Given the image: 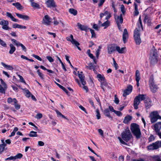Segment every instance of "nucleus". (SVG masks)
<instances>
[{
  "label": "nucleus",
  "mask_w": 161,
  "mask_h": 161,
  "mask_svg": "<svg viewBox=\"0 0 161 161\" xmlns=\"http://www.w3.org/2000/svg\"><path fill=\"white\" fill-rule=\"evenodd\" d=\"M101 87L103 90H110L109 87L105 81L101 83Z\"/></svg>",
  "instance_id": "6ab92c4d"
},
{
  "label": "nucleus",
  "mask_w": 161,
  "mask_h": 161,
  "mask_svg": "<svg viewBox=\"0 0 161 161\" xmlns=\"http://www.w3.org/2000/svg\"><path fill=\"white\" fill-rule=\"evenodd\" d=\"M132 91H124L123 96L124 97H126V96L130 94Z\"/></svg>",
  "instance_id": "de8ad7c7"
},
{
  "label": "nucleus",
  "mask_w": 161,
  "mask_h": 161,
  "mask_svg": "<svg viewBox=\"0 0 161 161\" xmlns=\"http://www.w3.org/2000/svg\"><path fill=\"white\" fill-rule=\"evenodd\" d=\"M24 94L27 97H29L32 95L30 91H24Z\"/></svg>",
  "instance_id": "a18cd8bd"
},
{
  "label": "nucleus",
  "mask_w": 161,
  "mask_h": 161,
  "mask_svg": "<svg viewBox=\"0 0 161 161\" xmlns=\"http://www.w3.org/2000/svg\"><path fill=\"white\" fill-rule=\"evenodd\" d=\"M102 46L101 45H100L98 47V48L97 49L96 52V56L98 58L99 55L100 54V51L101 49L102 48Z\"/></svg>",
  "instance_id": "79ce46f5"
},
{
  "label": "nucleus",
  "mask_w": 161,
  "mask_h": 161,
  "mask_svg": "<svg viewBox=\"0 0 161 161\" xmlns=\"http://www.w3.org/2000/svg\"><path fill=\"white\" fill-rule=\"evenodd\" d=\"M42 117V115L41 113H38L36 115V118L38 119H40Z\"/></svg>",
  "instance_id": "774afa93"
},
{
  "label": "nucleus",
  "mask_w": 161,
  "mask_h": 161,
  "mask_svg": "<svg viewBox=\"0 0 161 161\" xmlns=\"http://www.w3.org/2000/svg\"><path fill=\"white\" fill-rule=\"evenodd\" d=\"M12 4L13 5L16 7L17 9H21L22 7L20 4L18 2L13 3Z\"/></svg>",
  "instance_id": "e433bc0d"
},
{
  "label": "nucleus",
  "mask_w": 161,
  "mask_h": 161,
  "mask_svg": "<svg viewBox=\"0 0 161 161\" xmlns=\"http://www.w3.org/2000/svg\"><path fill=\"white\" fill-rule=\"evenodd\" d=\"M6 16L10 18L13 21L18 22L19 21L18 19H15L12 15L10 13L8 12H7Z\"/></svg>",
  "instance_id": "393cba45"
},
{
  "label": "nucleus",
  "mask_w": 161,
  "mask_h": 161,
  "mask_svg": "<svg viewBox=\"0 0 161 161\" xmlns=\"http://www.w3.org/2000/svg\"><path fill=\"white\" fill-rule=\"evenodd\" d=\"M134 5L135 7V11L134 12V16H137L139 14V12L138 8V4H137L135 3H134Z\"/></svg>",
  "instance_id": "a878e982"
},
{
  "label": "nucleus",
  "mask_w": 161,
  "mask_h": 161,
  "mask_svg": "<svg viewBox=\"0 0 161 161\" xmlns=\"http://www.w3.org/2000/svg\"><path fill=\"white\" fill-rule=\"evenodd\" d=\"M150 87L151 89L153 90H157L158 88L157 86L155 84V83L150 84Z\"/></svg>",
  "instance_id": "ea45409f"
},
{
  "label": "nucleus",
  "mask_w": 161,
  "mask_h": 161,
  "mask_svg": "<svg viewBox=\"0 0 161 161\" xmlns=\"http://www.w3.org/2000/svg\"><path fill=\"white\" fill-rule=\"evenodd\" d=\"M15 14L19 18L23 20H28L30 19L29 17L27 15L17 13H15Z\"/></svg>",
  "instance_id": "a211bd4d"
},
{
  "label": "nucleus",
  "mask_w": 161,
  "mask_h": 161,
  "mask_svg": "<svg viewBox=\"0 0 161 161\" xmlns=\"http://www.w3.org/2000/svg\"><path fill=\"white\" fill-rule=\"evenodd\" d=\"M135 78L136 80H140V73L139 71L138 70H137L135 74Z\"/></svg>",
  "instance_id": "4c0bfd02"
},
{
  "label": "nucleus",
  "mask_w": 161,
  "mask_h": 161,
  "mask_svg": "<svg viewBox=\"0 0 161 161\" xmlns=\"http://www.w3.org/2000/svg\"><path fill=\"white\" fill-rule=\"evenodd\" d=\"M144 100L145 108L147 109L150 108L152 106V101L151 99L146 94H139L136 96L134 99L133 106L135 109L138 108V106L140 102Z\"/></svg>",
  "instance_id": "f257e3e1"
},
{
  "label": "nucleus",
  "mask_w": 161,
  "mask_h": 161,
  "mask_svg": "<svg viewBox=\"0 0 161 161\" xmlns=\"http://www.w3.org/2000/svg\"><path fill=\"white\" fill-rule=\"evenodd\" d=\"M56 112L58 116L64 118V119L67 120L68 121L69 120V119L67 118L64 115L62 114V113L59 112L58 110H56Z\"/></svg>",
  "instance_id": "2f4dec72"
},
{
  "label": "nucleus",
  "mask_w": 161,
  "mask_h": 161,
  "mask_svg": "<svg viewBox=\"0 0 161 161\" xmlns=\"http://www.w3.org/2000/svg\"><path fill=\"white\" fill-rule=\"evenodd\" d=\"M113 64H114V66L115 67V69H118V65L117 64V63H116V61H115L114 59V58H113Z\"/></svg>",
  "instance_id": "6e6d98bb"
},
{
  "label": "nucleus",
  "mask_w": 161,
  "mask_h": 161,
  "mask_svg": "<svg viewBox=\"0 0 161 161\" xmlns=\"http://www.w3.org/2000/svg\"><path fill=\"white\" fill-rule=\"evenodd\" d=\"M155 137L153 135L151 134L150 136L148 138V140L149 142H151L153 141Z\"/></svg>",
  "instance_id": "603ef678"
},
{
  "label": "nucleus",
  "mask_w": 161,
  "mask_h": 161,
  "mask_svg": "<svg viewBox=\"0 0 161 161\" xmlns=\"http://www.w3.org/2000/svg\"><path fill=\"white\" fill-rule=\"evenodd\" d=\"M96 112L97 113L96 116L97 119H100L101 118V115L99 110L98 109H96Z\"/></svg>",
  "instance_id": "c03bdc74"
},
{
  "label": "nucleus",
  "mask_w": 161,
  "mask_h": 161,
  "mask_svg": "<svg viewBox=\"0 0 161 161\" xmlns=\"http://www.w3.org/2000/svg\"><path fill=\"white\" fill-rule=\"evenodd\" d=\"M14 103L13 105H14L16 109H19L20 108V105L18 104V101L16 98H14Z\"/></svg>",
  "instance_id": "7c9ffc66"
},
{
  "label": "nucleus",
  "mask_w": 161,
  "mask_h": 161,
  "mask_svg": "<svg viewBox=\"0 0 161 161\" xmlns=\"http://www.w3.org/2000/svg\"><path fill=\"white\" fill-rule=\"evenodd\" d=\"M46 58L50 62H53L54 61L53 59L51 56H47Z\"/></svg>",
  "instance_id": "e2e57ef3"
},
{
  "label": "nucleus",
  "mask_w": 161,
  "mask_h": 161,
  "mask_svg": "<svg viewBox=\"0 0 161 161\" xmlns=\"http://www.w3.org/2000/svg\"><path fill=\"white\" fill-rule=\"evenodd\" d=\"M159 147V142L157 141L147 146V148L149 150H152L158 149Z\"/></svg>",
  "instance_id": "6e6552de"
},
{
  "label": "nucleus",
  "mask_w": 161,
  "mask_h": 161,
  "mask_svg": "<svg viewBox=\"0 0 161 161\" xmlns=\"http://www.w3.org/2000/svg\"><path fill=\"white\" fill-rule=\"evenodd\" d=\"M1 64L5 68L8 69L10 70H12L13 69H14L13 67L12 66L7 65L3 62H2L1 63Z\"/></svg>",
  "instance_id": "c85d7f7f"
},
{
  "label": "nucleus",
  "mask_w": 161,
  "mask_h": 161,
  "mask_svg": "<svg viewBox=\"0 0 161 161\" xmlns=\"http://www.w3.org/2000/svg\"><path fill=\"white\" fill-rule=\"evenodd\" d=\"M134 37L136 44L137 45H140L141 42V40L139 29L136 28L135 29L134 32Z\"/></svg>",
  "instance_id": "39448f33"
},
{
  "label": "nucleus",
  "mask_w": 161,
  "mask_h": 161,
  "mask_svg": "<svg viewBox=\"0 0 161 161\" xmlns=\"http://www.w3.org/2000/svg\"><path fill=\"white\" fill-rule=\"evenodd\" d=\"M69 11L71 14H73L74 16L76 15L77 14V11L73 8H70L69 9Z\"/></svg>",
  "instance_id": "473e14b6"
},
{
  "label": "nucleus",
  "mask_w": 161,
  "mask_h": 161,
  "mask_svg": "<svg viewBox=\"0 0 161 161\" xmlns=\"http://www.w3.org/2000/svg\"><path fill=\"white\" fill-rule=\"evenodd\" d=\"M114 19L117 24H121L123 22V18L122 14H121L119 16L116 15V14H114Z\"/></svg>",
  "instance_id": "9b49d317"
},
{
  "label": "nucleus",
  "mask_w": 161,
  "mask_h": 161,
  "mask_svg": "<svg viewBox=\"0 0 161 161\" xmlns=\"http://www.w3.org/2000/svg\"><path fill=\"white\" fill-rule=\"evenodd\" d=\"M65 58H66V60L69 64H70V65L71 66L72 68H73V66L71 64V62H70V60L69 59V57L68 56L66 55H65Z\"/></svg>",
  "instance_id": "680f3d73"
},
{
  "label": "nucleus",
  "mask_w": 161,
  "mask_h": 161,
  "mask_svg": "<svg viewBox=\"0 0 161 161\" xmlns=\"http://www.w3.org/2000/svg\"><path fill=\"white\" fill-rule=\"evenodd\" d=\"M103 114L106 117H108L109 118H110L111 119H113V117L112 116H111L108 109L106 108L103 111Z\"/></svg>",
  "instance_id": "412c9836"
},
{
  "label": "nucleus",
  "mask_w": 161,
  "mask_h": 161,
  "mask_svg": "<svg viewBox=\"0 0 161 161\" xmlns=\"http://www.w3.org/2000/svg\"><path fill=\"white\" fill-rule=\"evenodd\" d=\"M158 56L157 50L154 48L152 49L149 57L150 61L152 64H154L157 62Z\"/></svg>",
  "instance_id": "7ed1b4c3"
},
{
  "label": "nucleus",
  "mask_w": 161,
  "mask_h": 161,
  "mask_svg": "<svg viewBox=\"0 0 161 161\" xmlns=\"http://www.w3.org/2000/svg\"><path fill=\"white\" fill-rule=\"evenodd\" d=\"M30 137H37V132L34 131H30V133L28 135Z\"/></svg>",
  "instance_id": "f704fd0d"
},
{
  "label": "nucleus",
  "mask_w": 161,
  "mask_h": 161,
  "mask_svg": "<svg viewBox=\"0 0 161 161\" xmlns=\"http://www.w3.org/2000/svg\"><path fill=\"white\" fill-rule=\"evenodd\" d=\"M79 108L83 111H84L85 113L87 114V112L86 111V108L84 107L82 105H80L79 106Z\"/></svg>",
  "instance_id": "0e129e2a"
},
{
  "label": "nucleus",
  "mask_w": 161,
  "mask_h": 161,
  "mask_svg": "<svg viewBox=\"0 0 161 161\" xmlns=\"http://www.w3.org/2000/svg\"><path fill=\"white\" fill-rule=\"evenodd\" d=\"M31 5L33 8L37 9L40 8V6L38 3L34 2L33 1L31 2Z\"/></svg>",
  "instance_id": "bb28decb"
},
{
  "label": "nucleus",
  "mask_w": 161,
  "mask_h": 161,
  "mask_svg": "<svg viewBox=\"0 0 161 161\" xmlns=\"http://www.w3.org/2000/svg\"><path fill=\"white\" fill-rule=\"evenodd\" d=\"M132 135L128 128L125 129L121 133V137L126 142L129 141L132 137Z\"/></svg>",
  "instance_id": "20e7f679"
},
{
  "label": "nucleus",
  "mask_w": 161,
  "mask_h": 161,
  "mask_svg": "<svg viewBox=\"0 0 161 161\" xmlns=\"http://www.w3.org/2000/svg\"><path fill=\"white\" fill-rule=\"evenodd\" d=\"M0 45L3 47H6V43L3 40H2L1 39H0Z\"/></svg>",
  "instance_id": "3c124183"
},
{
  "label": "nucleus",
  "mask_w": 161,
  "mask_h": 161,
  "mask_svg": "<svg viewBox=\"0 0 161 161\" xmlns=\"http://www.w3.org/2000/svg\"><path fill=\"white\" fill-rule=\"evenodd\" d=\"M144 21L145 23H147L148 25H151V19L149 16L146 15L144 18Z\"/></svg>",
  "instance_id": "5701e85b"
},
{
  "label": "nucleus",
  "mask_w": 161,
  "mask_h": 161,
  "mask_svg": "<svg viewBox=\"0 0 161 161\" xmlns=\"http://www.w3.org/2000/svg\"><path fill=\"white\" fill-rule=\"evenodd\" d=\"M97 77L99 79L100 81H101V83L105 81V79L103 75L101 74H98L97 75Z\"/></svg>",
  "instance_id": "72a5a7b5"
},
{
  "label": "nucleus",
  "mask_w": 161,
  "mask_h": 161,
  "mask_svg": "<svg viewBox=\"0 0 161 161\" xmlns=\"http://www.w3.org/2000/svg\"><path fill=\"white\" fill-rule=\"evenodd\" d=\"M130 129L133 134L137 139H139L141 136V132L139 126L136 123H132L130 126Z\"/></svg>",
  "instance_id": "f03ea898"
},
{
  "label": "nucleus",
  "mask_w": 161,
  "mask_h": 161,
  "mask_svg": "<svg viewBox=\"0 0 161 161\" xmlns=\"http://www.w3.org/2000/svg\"><path fill=\"white\" fill-rule=\"evenodd\" d=\"M158 114L157 111H154L151 112L150 115L157 117Z\"/></svg>",
  "instance_id": "49530a36"
},
{
  "label": "nucleus",
  "mask_w": 161,
  "mask_h": 161,
  "mask_svg": "<svg viewBox=\"0 0 161 161\" xmlns=\"http://www.w3.org/2000/svg\"><path fill=\"white\" fill-rule=\"evenodd\" d=\"M9 46L10 49L9 51V53L12 54L15 51L16 48L12 44H10Z\"/></svg>",
  "instance_id": "cd10ccee"
},
{
  "label": "nucleus",
  "mask_w": 161,
  "mask_h": 161,
  "mask_svg": "<svg viewBox=\"0 0 161 161\" xmlns=\"http://www.w3.org/2000/svg\"><path fill=\"white\" fill-rule=\"evenodd\" d=\"M32 56L34 57L35 58H36L38 60H39L40 61H41L42 60V58L38 56L37 55H36L35 54H33L32 55Z\"/></svg>",
  "instance_id": "4d7b16f0"
},
{
  "label": "nucleus",
  "mask_w": 161,
  "mask_h": 161,
  "mask_svg": "<svg viewBox=\"0 0 161 161\" xmlns=\"http://www.w3.org/2000/svg\"><path fill=\"white\" fill-rule=\"evenodd\" d=\"M132 86L131 85H129L127 86V89L124 91H132Z\"/></svg>",
  "instance_id": "5fc2aeb1"
},
{
  "label": "nucleus",
  "mask_w": 161,
  "mask_h": 161,
  "mask_svg": "<svg viewBox=\"0 0 161 161\" xmlns=\"http://www.w3.org/2000/svg\"><path fill=\"white\" fill-rule=\"evenodd\" d=\"M120 10L122 14H124L125 12V10L124 6L123 4L121 5Z\"/></svg>",
  "instance_id": "09e8293b"
},
{
  "label": "nucleus",
  "mask_w": 161,
  "mask_h": 161,
  "mask_svg": "<svg viewBox=\"0 0 161 161\" xmlns=\"http://www.w3.org/2000/svg\"><path fill=\"white\" fill-rule=\"evenodd\" d=\"M151 122L152 123H154L157 120L156 117L150 115Z\"/></svg>",
  "instance_id": "a19ab883"
},
{
  "label": "nucleus",
  "mask_w": 161,
  "mask_h": 161,
  "mask_svg": "<svg viewBox=\"0 0 161 161\" xmlns=\"http://www.w3.org/2000/svg\"><path fill=\"white\" fill-rule=\"evenodd\" d=\"M154 79L153 77V75H152L150 76V80H149V85L151 84H153L154 83L153 81Z\"/></svg>",
  "instance_id": "bf43d9fd"
},
{
  "label": "nucleus",
  "mask_w": 161,
  "mask_h": 161,
  "mask_svg": "<svg viewBox=\"0 0 161 161\" xmlns=\"http://www.w3.org/2000/svg\"><path fill=\"white\" fill-rule=\"evenodd\" d=\"M128 34L127 30L125 29L124 30V31L122 35V39L124 43H125L128 38Z\"/></svg>",
  "instance_id": "dca6fc26"
},
{
  "label": "nucleus",
  "mask_w": 161,
  "mask_h": 161,
  "mask_svg": "<svg viewBox=\"0 0 161 161\" xmlns=\"http://www.w3.org/2000/svg\"><path fill=\"white\" fill-rule=\"evenodd\" d=\"M37 72L38 74L39 75V76L41 77L42 79H43L44 78V75H43L39 71V70H37Z\"/></svg>",
  "instance_id": "13d9d810"
},
{
  "label": "nucleus",
  "mask_w": 161,
  "mask_h": 161,
  "mask_svg": "<svg viewBox=\"0 0 161 161\" xmlns=\"http://www.w3.org/2000/svg\"><path fill=\"white\" fill-rule=\"evenodd\" d=\"M82 72H81L80 74H78V77L81 81V83L82 84V86L83 89L86 90H88L87 87L85 86L86 84V81L84 80L85 76L82 74Z\"/></svg>",
  "instance_id": "1a4fd4ad"
},
{
  "label": "nucleus",
  "mask_w": 161,
  "mask_h": 161,
  "mask_svg": "<svg viewBox=\"0 0 161 161\" xmlns=\"http://www.w3.org/2000/svg\"><path fill=\"white\" fill-rule=\"evenodd\" d=\"M66 39L67 41L71 42L72 44L76 46L80 45L79 43L73 38V36L72 35H70V37H67Z\"/></svg>",
  "instance_id": "2eb2a0df"
},
{
  "label": "nucleus",
  "mask_w": 161,
  "mask_h": 161,
  "mask_svg": "<svg viewBox=\"0 0 161 161\" xmlns=\"http://www.w3.org/2000/svg\"><path fill=\"white\" fill-rule=\"evenodd\" d=\"M104 16H106L105 18V19L106 20H108L111 17V15L110 13L107 11H105L103 13L100 14V17L101 19Z\"/></svg>",
  "instance_id": "4468645a"
},
{
  "label": "nucleus",
  "mask_w": 161,
  "mask_h": 161,
  "mask_svg": "<svg viewBox=\"0 0 161 161\" xmlns=\"http://www.w3.org/2000/svg\"><path fill=\"white\" fill-rule=\"evenodd\" d=\"M90 30V31L92 34V37H95L96 36V35L94 32V30H92L91 29H89Z\"/></svg>",
  "instance_id": "052dcab7"
},
{
  "label": "nucleus",
  "mask_w": 161,
  "mask_h": 161,
  "mask_svg": "<svg viewBox=\"0 0 161 161\" xmlns=\"http://www.w3.org/2000/svg\"><path fill=\"white\" fill-rule=\"evenodd\" d=\"M13 27L14 28H19V29H26V27L25 26L19 25L16 23L12 25Z\"/></svg>",
  "instance_id": "b1692460"
},
{
  "label": "nucleus",
  "mask_w": 161,
  "mask_h": 161,
  "mask_svg": "<svg viewBox=\"0 0 161 161\" xmlns=\"http://www.w3.org/2000/svg\"><path fill=\"white\" fill-rule=\"evenodd\" d=\"M5 160H13L14 161V159L13 156H11L10 157L7 158L5 159Z\"/></svg>",
  "instance_id": "338daca9"
},
{
  "label": "nucleus",
  "mask_w": 161,
  "mask_h": 161,
  "mask_svg": "<svg viewBox=\"0 0 161 161\" xmlns=\"http://www.w3.org/2000/svg\"><path fill=\"white\" fill-rule=\"evenodd\" d=\"M110 21L107 20L106 21L101 24V26L104 27V29H106L110 25Z\"/></svg>",
  "instance_id": "c756f323"
},
{
  "label": "nucleus",
  "mask_w": 161,
  "mask_h": 161,
  "mask_svg": "<svg viewBox=\"0 0 161 161\" xmlns=\"http://www.w3.org/2000/svg\"><path fill=\"white\" fill-rule=\"evenodd\" d=\"M0 80L1 82L2 86L3 88V90L4 91L7 89V85L2 79H0Z\"/></svg>",
  "instance_id": "c9c22d12"
},
{
  "label": "nucleus",
  "mask_w": 161,
  "mask_h": 161,
  "mask_svg": "<svg viewBox=\"0 0 161 161\" xmlns=\"http://www.w3.org/2000/svg\"><path fill=\"white\" fill-rule=\"evenodd\" d=\"M11 41L12 42L14 43L15 45L18 47L20 46V45L21 44V43H20L19 42L14 39H11Z\"/></svg>",
  "instance_id": "37998d69"
},
{
  "label": "nucleus",
  "mask_w": 161,
  "mask_h": 161,
  "mask_svg": "<svg viewBox=\"0 0 161 161\" xmlns=\"http://www.w3.org/2000/svg\"><path fill=\"white\" fill-rule=\"evenodd\" d=\"M154 130L157 135L159 136L161 139V132L160 130L161 129V122H158L155 123L154 125Z\"/></svg>",
  "instance_id": "423d86ee"
},
{
  "label": "nucleus",
  "mask_w": 161,
  "mask_h": 161,
  "mask_svg": "<svg viewBox=\"0 0 161 161\" xmlns=\"http://www.w3.org/2000/svg\"><path fill=\"white\" fill-rule=\"evenodd\" d=\"M132 119V117L129 115H127L124 118L123 122L125 124H128Z\"/></svg>",
  "instance_id": "4be33fe9"
},
{
  "label": "nucleus",
  "mask_w": 161,
  "mask_h": 161,
  "mask_svg": "<svg viewBox=\"0 0 161 161\" xmlns=\"http://www.w3.org/2000/svg\"><path fill=\"white\" fill-rule=\"evenodd\" d=\"M51 23L50 18L48 15H46L44 16L43 19L42 23L46 25H50Z\"/></svg>",
  "instance_id": "f8f14e48"
},
{
  "label": "nucleus",
  "mask_w": 161,
  "mask_h": 161,
  "mask_svg": "<svg viewBox=\"0 0 161 161\" xmlns=\"http://www.w3.org/2000/svg\"><path fill=\"white\" fill-rule=\"evenodd\" d=\"M77 25L81 31H87L89 29L88 28L87 26L86 25H82L80 23H77Z\"/></svg>",
  "instance_id": "f3484780"
},
{
  "label": "nucleus",
  "mask_w": 161,
  "mask_h": 161,
  "mask_svg": "<svg viewBox=\"0 0 161 161\" xmlns=\"http://www.w3.org/2000/svg\"><path fill=\"white\" fill-rule=\"evenodd\" d=\"M23 157V154L21 153H18L15 156H14V160L17 159H20Z\"/></svg>",
  "instance_id": "58836bf2"
},
{
  "label": "nucleus",
  "mask_w": 161,
  "mask_h": 161,
  "mask_svg": "<svg viewBox=\"0 0 161 161\" xmlns=\"http://www.w3.org/2000/svg\"><path fill=\"white\" fill-rule=\"evenodd\" d=\"M114 103L116 104H119V98L117 97V95H114Z\"/></svg>",
  "instance_id": "8fccbe9b"
},
{
  "label": "nucleus",
  "mask_w": 161,
  "mask_h": 161,
  "mask_svg": "<svg viewBox=\"0 0 161 161\" xmlns=\"http://www.w3.org/2000/svg\"><path fill=\"white\" fill-rule=\"evenodd\" d=\"M5 150V147L0 144V154H1Z\"/></svg>",
  "instance_id": "69168bd1"
},
{
  "label": "nucleus",
  "mask_w": 161,
  "mask_h": 161,
  "mask_svg": "<svg viewBox=\"0 0 161 161\" xmlns=\"http://www.w3.org/2000/svg\"><path fill=\"white\" fill-rule=\"evenodd\" d=\"M116 46L114 44H110L107 47L108 53L109 54H111L113 52L116 50Z\"/></svg>",
  "instance_id": "ddd939ff"
},
{
  "label": "nucleus",
  "mask_w": 161,
  "mask_h": 161,
  "mask_svg": "<svg viewBox=\"0 0 161 161\" xmlns=\"http://www.w3.org/2000/svg\"><path fill=\"white\" fill-rule=\"evenodd\" d=\"M116 50L119 53H124L126 52L125 47H122L121 48L119 46H116Z\"/></svg>",
  "instance_id": "aec40b11"
},
{
  "label": "nucleus",
  "mask_w": 161,
  "mask_h": 161,
  "mask_svg": "<svg viewBox=\"0 0 161 161\" xmlns=\"http://www.w3.org/2000/svg\"><path fill=\"white\" fill-rule=\"evenodd\" d=\"M9 22L7 20L0 18V25H2V28L5 30H8L11 28L8 26Z\"/></svg>",
  "instance_id": "0eeeda50"
},
{
  "label": "nucleus",
  "mask_w": 161,
  "mask_h": 161,
  "mask_svg": "<svg viewBox=\"0 0 161 161\" xmlns=\"http://www.w3.org/2000/svg\"><path fill=\"white\" fill-rule=\"evenodd\" d=\"M114 113L118 116L120 117L122 115V113L120 111L115 110Z\"/></svg>",
  "instance_id": "864d4df0"
},
{
  "label": "nucleus",
  "mask_w": 161,
  "mask_h": 161,
  "mask_svg": "<svg viewBox=\"0 0 161 161\" xmlns=\"http://www.w3.org/2000/svg\"><path fill=\"white\" fill-rule=\"evenodd\" d=\"M45 3L48 8H56L57 7L56 3L54 0H47Z\"/></svg>",
  "instance_id": "9d476101"
}]
</instances>
